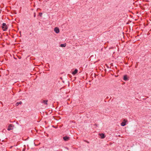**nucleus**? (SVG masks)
Instances as JSON below:
<instances>
[{
  "mask_svg": "<svg viewBox=\"0 0 151 151\" xmlns=\"http://www.w3.org/2000/svg\"><path fill=\"white\" fill-rule=\"evenodd\" d=\"M2 28L4 31H5L7 29V27L5 23H3L2 24Z\"/></svg>",
  "mask_w": 151,
  "mask_h": 151,
  "instance_id": "f257e3e1",
  "label": "nucleus"
},
{
  "mask_svg": "<svg viewBox=\"0 0 151 151\" xmlns=\"http://www.w3.org/2000/svg\"><path fill=\"white\" fill-rule=\"evenodd\" d=\"M13 125L12 124H10L8 127L7 130L9 131L11 130H12L13 129Z\"/></svg>",
  "mask_w": 151,
  "mask_h": 151,
  "instance_id": "f03ea898",
  "label": "nucleus"
},
{
  "mask_svg": "<svg viewBox=\"0 0 151 151\" xmlns=\"http://www.w3.org/2000/svg\"><path fill=\"white\" fill-rule=\"evenodd\" d=\"M127 122V120L125 119H124L123 121L121 124V125L122 126H124L126 125V123Z\"/></svg>",
  "mask_w": 151,
  "mask_h": 151,
  "instance_id": "7ed1b4c3",
  "label": "nucleus"
},
{
  "mask_svg": "<svg viewBox=\"0 0 151 151\" xmlns=\"http://www.w3.org/2000/svg\"><path fill=\"white\" fill-rule=\"evenodd\" d=\"M54 30L56 33H58L60 32L59 29L57 27H55L54 29Z\"/></svg>",
  "mask_w": 151,
  "mask_h": 151,
  "instance_id": "20e7f679",
  "label": "nucleus"
},
{
  "mask_svg": "<svg viewBox=\"0 0 151 151\" xmlns=\"http://www.w3.org/2000/svg\"><path fill=\"white\" fill-rule=\"evenodd\" d=\"M99 135H100L101 137V139H103L105 137L104 134L103 133L99 134Z\"/></svg>",
  "mask_w": 151,
  "mask_h": 151,
  "instance_id": "39448f33",
  "label": "nucleus"
},
{
  "mask_svg": "<svg viewBox=\"0 0 151 151\" xmlns=\"http://www.w3.org/2000/svg\"><path fill=\"white\" fill-rule=\"evenodd\" d=\"M63 139L65 141H68L69 139V137L67 136H65L63 137Z\"/></svg>",
  "mask_w": 151,
  "mask_h": 151,
  "instance_id": "423d86ee",
  "label": "nucleus"
},
{
  "mask_svg": "<svg viewBox=\"0 0 151 151\" xmlns=\"http://www.w3.org/2000/svg\"><path fill=\"white\" fill-rule=\"evenodd\" d=\"M78 72V70L77 69H76L75 70L72 72V74L74 75L76 74Z\"/></svg>",
  "mask_w": 151,
  "mask_h": 151,
  "instance_id": "0eeeda50",
  "label": "nucleus"
},
{
  "mask_svg": "<svg viewBox=\"0 0 151 151\" xmlns=\"http://www.w3.org/2000/svg\"><path fill=\"white\" fill-rule=\"evenodd\" d=\"M47 100H43L42 103H43L44 104L47 105Z\"/></svg>",
  "mask_w": 151,
  "mask_h": 151,
  "instance_id": "6e6552de",
  "label": "nucleus"
},
{
  "mask_svg": "<svg viewBox=\"0 0 151 151\" xmlns=\"http://www.w3.org/2000/svg\"><path fill=\"white\" fill-rule=\"evenodd\" d=\"M123 79L125 81H127V76L126 75H125L124 76Z\"/></svg>",
  "mask_w": 151,
  "mask_h": 151,
  "instance_id": "1a4fd4ad",
  "label": "nucleus"
},
{
  "mask_svg": "<svg viewBox=\"0 0 151 151\" xmlns=\"http://www.w3.org/2000/svg\"><path fill=\"white\" fill-rule=\"evenodd\" d=\"M66 46V44L65 43L64 44H61L60 45V46L62 47H65Z\"/></svg>",
  "mask_w": 151,
  "mask_h": 151,
  "instance_id": "9d476101",
  "label": "nucleus"
},
{
  "mask_svg": "<svg viewBox=\"0 0 151 151\" xmlns=\"http://www.w3.org/2000/svg\"><path fill=\"white\" fill-rule=\"evenodd\" d=\"M22 104V102L21 101H20L19 103L17 102L16 103V106H18L19 105V104Z\"/></svg>",
  "mask_w": 151,
  "mask_h": 151,
  "instance_id": "9b49d317",
  "label": "nucleus"
},
{
  "mask_svg": "<svg viewBox=\"0 0 151 151\" xmlns=\"http://www.w3.org/2000/svg\"><path fill=\"white\" fill-rule=\"evenodd\" d=\"M39 14H40V16H42V13H39Z\"/></svg>",
  "mask_w": 151,
  "mask_h": 151,
  "instance_id": "f8f14e48",
  "label": "nucleus"
}]
</instances>
